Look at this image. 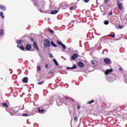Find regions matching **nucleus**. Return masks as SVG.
Wrapping results in <instances>:
<instances>
[{
	"label": "nucleus",
	"mask_w": 127,
	"mask_h": 127,
	"mask_svg": "<svg viewBox=\"0 0 127 127\" xmlns=\"http://www.w3.org/2000/svg\"><path fill=\"white\" fill-rule=\"evenodd\" d=\"M11 116H13V115H12V114H11Z\"/></svg>",
	"instance_id": "nucleus-51"
},
{
	"label": "nucleus",
	"mask_w": 127,
	"mask_h": 127,
	"mask_svg": "<svg viewBox=\"0 0 127 127\" xmlns=\"http://www.w3.org/2000/svg\"><path fill=\"white\" fill-rule=\"evenodd\" d=\"M26 50L29 51L31 49V45L30 44H27L26 46Z\"/></svg>",
	"instance_id": "nucleus-11"
},
{
	"label": "nucleus",
	"mask_w": 127,
	"mask_h": 127,
	"mask_svg": "<svg viewBox=\"0 0 127 127\" xmlns=\"http://www.w3.org/2000/svg\"><path fill=\"white\" fill-rule=\"evenodd\" d=\"M74 121H75V122H77L78 121V118L76 117H74Z\"/></svg>",
	"instance_id": "nucleus-35"
},
{
	"label": "nucleus",
	"mask_w": 127,
	"mask_h": 127,
	"mask_svg": "<svg viewBox=\"0 0 127 127\" xmlns=\"http://www.w3.org/2000/svg\"><path fill=\"white\" fill-rule=\"evenodd\" d=\"M0 9H1V10H6V8H5V7L4 6H3V5H0Z\"/></svg>",
	"instance_id": "nucleus-13"
},
{
	"label": "nucleus",
	"mask_w": 127,
	"mask_h": 127,
	"mask_svg": "<svg viewBox=\"0 0 127 127\" xmlns=\"http://www.w3.org/2000/svg\"><path fill=\"white\" fill-rule=\"evenodd\" d=\"M53 62H54L55 64L57 66H59V64H58V63L57 62V61H56V59H54V60H53Z\"/></svg>",
	"instance_id": "nucleus-17"
},
{
	"label": "nucleus",
	"mask_w": 127,
	"mask_h": 127,
	"mask_svg": "<svg viewBox=\"0 0 127 127\" xmlns=\"http://www.w3.org/2000/svg\"><path fill=\"white\" fill-rule=\"evenodd\" d=\"M108 1H110V0H105L104 1L105 3H108Z\"/></svg>",
	"instance_id": "nucleus-37"
},
{
	"label": "nucleus",
	"mask_w": 127,
	"mask_h": 127,
	"mask_svg": "<svg viewBox=\"0 0 127 127\" xmlns=\"http://www.w3.org/2000/svg\"><path fill=\"white\" fill-rule=\"evenodd\" d=\"M78 65L80 68H83V67H84V64L82 62H79Z\"/></svg>",
	"instance_id": "nucleus-12"
},
{
	"label": "nucleus",
	"mask_w": 127,
	"mask_h": 127,
	"mask_svg": "<svg viewBox=\"0 0 127 127\" xmlns=\"http://www.w3.org/2000/svg\"><path fill=\"white\" fill-rule=\"evenodd\" d=\"M31 41H34V40L33 39V38H31Z\"/></svg>",
	"instance_id": "nucleus-47"
},
{
	"label": "nucleus",
	"mask_w": 127,
	"mask_h": 127,
	"mask_svg": "<svg viewBox=\"0 0 127 127\" xmlns=\"http://www.w3.org/2000/svg\"><path fill=\"white\" fill-rule=\"evenodd\" d=\"M80 108L81 107H80V105H77V110H80Z\"/></svg>",
	"instance_id": "nucleus-40"
},
{
	"label": "nucleus",
	"mask_w": 127,
	"mask_h": 127,
	"mask_svg": "<svg viewBox=\"0 0 127 127\" xmlns=\"http://www.w3.org/2000/svg\"><path fill=\"white\" fill-rule=\"evenodd\" d=\"M1 12H3L2 11H0V16H1Z\"/></svg>",
	"instance_id": "nucleus-46"
},
{
	"label": "nucleus",
	"mask_w": 127,
	"mask_h": 127,
	"mask_svg": "<svg viewBox=\"0 0 127 127\" xmlns=\"http://www.w3.org/2000/svg\"><path fill=\"white\" fill-rule=\"evenodd\" d=\"M38 111L40 114H42L43 112H44V110L43 109H40V108H38Z\"/></svg>",
	"instance_id": "nucleus-19"
},
{
	"label": "nucleus",
	"mask_w": 127,
	"mask_h": 127,
	"mask_svg": "<svg viewBox=\"0 0 127 127\" xmlns=\"http://www.w3.org/2000/svg\"><path fill=\"white\" fill-rule=\"evenodd\" d=\"M44 83V81H42L41 82H38V85H42V84Z\"/></svg>",
	"instance_id": "nucleus-27"
},
{
	"label": "nucleus",
	"mask_w": 127,
	"mask_h": 127,
	"mask_svg": "<svg viewBox=\"0 0 127 127\" xmlns=\"http://www.w3.org/2000/svg\"><path fill=\"white\" fill-rule=\"evenodd\" d=\"M118 27H119V28H120L121 29H122V28H124L123 26L122 25H118Z\"/></svg>",
	"instance_id": "nucleus-28"
},
{
	"label": "nucleus",
	"mask_w": 127,
	"mask_h": 127,
	"mask_svg": "<svg viewBox=\"0 0 127 127\" xmlns=\"http://www.w3.org/2000/svg\"><path fill=\"white\" fill-rule=\"evenodd\" d=\"M51 46V44H50V41L48 39H46L44 41V47L45 48L50 47Z\"/></svg>",
	"instance_id": "nucleus-1"
},
{
	"label": "nucleus",
	"mask_w": 127,
	"mask_h": 127,
	"mask_svg": "<svg viewBox=\"0 0 127 127\" xmlns=\"http://www.w3.org/2000/svg\"><path fill=\"white\" fill-rule=\"evenodd\" d=\"M76 8H77V7L74 6H72V7H71L69 8V9H70V10H75V9H76Z\"/></svg>",
	"instance_id": "nucleus-18"
},
{
	"label": "nucleus",
	"mask_w": 127,
	"mask_h": 127,
	"mask_svg": "<svg viewBox=\"0 0 127 127\" xmlns=\"http://www.w3.org/2000/svg\"><path fill=\"white\" fill-rule=\"evenodd\" d=\"M112 72H113V69H107L105 71V74L106 75H109V74H110V73H112Z\"/></svg>",
	"instance_id": "nucleus-7"
},
{
	"label": "nucleus",
	"mask_w": 127,
	"mask_h": 127,
	"mask_svg": "<svg viewBox=\"0 0 127 127\" xmlns=\"http://www.w3.org/2000/svg\"><path fill=\"white\" fill-rule=\"evenodd\" d=\"M78 58V55L77 54H73V55L71 56L72 60H76Z\"/></svg>",
	"instance_id": "nucleus-6"
},
{
	"label": "nucleus",
	"mask_w": 127,
	"mask_h": 127,
	"mask_svg": "<svg viewBox=\"0 0 127 127\" xmlns=\"http://www.w3.org/2000/svg\"><path fill=\"white\" fill-rule=\"evenodd\" d=\"M109 15H113V12L112 11H111L109 13Z\"/></svg>",
	"instance_id": "nucleus-36"
},
{
	"label": "nucleus",
	"mask_w": 127,
	"mask_h": 127,
	"mask_svg": "<svg viewBox=\"0 0 127 127\" xmlns=\"http://www.w3.org/2000/svg\"><path fill=\"white\" fill-rule=\"evenodd\" d=\"M109 82H113V80H111L110 81H109Z\"/></svg>",
	"instance_id": "nucleus-50"
},
{
	"label": "nucleus",
	"mask_w": 127,
	"mask_h": 127,
	"mask_svg": "<svg viewBox=\"0 0 127 127\" xmlns=\"http://www.w3.org/2000/svg\"><path fill=\"white\" fill-rule=\"evenodd\" d=\"M49 55H50V58H53V55H52V54H50Z\"/></svg>",
	"instance_id": "nucleus-38"
},
{
	"label": "nucleus",
	"mask_w": 127,
	"mask_h": 127,
	"mask_svg": "<svg viewBox=\"0 0 127 127\" xmlns=\"http://www.w3.org/2000/svg\"><path fill=\"white\" fill-rule=\"evenodd\" d=\"M49 31L50 32H51V33H52V34H53V33H54V31H53V30H51V29H49Z\"/></svg>",
	"instance_id": "nucleus-30"
},
{
	"label": "nucleus",
	"mask_w": 127,
	"mask_h": 127,
	"mask_svg": "<svg viewBox=\"0 0 127 127\" xmlns=\"http://www.w3.org/2000/svg\"><path fill=\"white\" fill-rule=\"evenodd\" d=\"M17 47H18V48H20V45L18 44V45H17Z\"/></svg>",
	"instance_id": "nucleus-44"
},
{
	"label": "nucleus",
	"mask_w": 127,
	"mask_h": 127,
	"mask_svg": "<svg viewBox=\"0 0 127 127\" xmlns=\"http://www.w3.org/2000/svg\"><path fill=\"white\" fill-rule=\"evenodd\" d=\"M91 63L92 66H96V65H97V61H96L95 60H92L91 61Z\"/></svg>",
	"instance_id": "nucleus-10"
},
{
	"label": "nucleus",
	"mask_w": 127,
	"mask_h": 127,
	"mask_svg": "<svg viewBox=\"0 0 127 127\" xmlns=\"http://www.w3.org/2000/svg\"><path fill=\"white\" fill-rule=\"evenodd\" d=\"M2 106H3L4 107H6L7 108L8 107V105H7V104L5 103H2Z\"/></svg>",
	"instance_id": "nucleus-20"
},
{
	"label": "nucleus",
	"mask_w": 127,
	"mask_h": 127,
	"mask_svg": "<svg viewBox=\"0 0 127 127\" xmlns=\"http://www.w3.org/2000/svg\"><path fill=\"white\" fill-rule=\"evenodd\" d=\"M57 12H58V10H54L51 11V14H56V13H57Z\"/></svg>",
	"instance_id": "nucleus-15"
},
{
	"label": "nucleus",
	"mask_w": 127,
	"mask_h": 127,
	"mask_svg": "<svg viewBox=\"0 0 127 127\" xmlns=\"http://www.w3.org/2000/svg\"><path fill=\"white\" fill-rule=\"evenodd\" d=\"M33 47L34 48H35V49H36L37 51H39V49H38V46H37V43L35 41L33 42Z\"/></svg>",
	"instance_id": "nucleus-5"
},
{
	"label": "nucleus",
	"mask_w": 127,
	"mask_h": 127,
	"mask_svg": "<svg viewBox=\"0 0 127 127\" xmlns=\"http://www.w3.org/2000/svg\"><path fill=\"white\" fill-rule=\"evenodd\" d=\"M76 68H77V66L76 65V64H73V66L71 67H67L66 69L67 70H70L71 69H76Z\"/></svg>",
	"instance_id": "nucleus-8"
},
{
	"label": "nucleus",
	"mask_w": 127,
	"mask_h": 127,
	"mask_svg": "<svg viewBox=\"0 0 127 127\" xmlns=\"http://www.w3.org/2000/svg\"><path fill=\"white\" fill-rule=\"evenodd\" d=\"M20 49L21 50H22L23 51H24V50H25V48H24V47H23V46H20Z\"/></svg>",
	"instance_id": "nucleus-22"
},
{
	"label": "nucleus",
	"mask_w": 127,
	"mask_h": 127,
	"mask_svg": "<svg viewBox=\"0 0 127 127\" xmlns=\"http://www.w3.org/2000/svg\"><path fill=\"white\" fill-rule=\"evenodd\" d=\"M62 47H63L64 50H65L66 49V46H65V45H64V44L62 45Z\"/></svg>",
	"instance_id": "nucleus-24"
},
{
	"label": "nucleus",
	"mask_w": 127,
	"mask_h": 127,
	"mask_svg": "<svg viewBox=\"0 0 127 127\" xmlns=\"http://www.w3.org/2000/svg\"><path fill=\"white\" fill-rule=\"evenodd\" d=\"M104 63H106V64H112V61L109 58L104 59Z\"/></svg>",
	"instance_id": "nucleus-3"
},
{
	"label": "nucleus",
	"mask_w": 127,
	"mask_h": 127,
	"mask_svg": "<svg viewBox=\"0 0 127 127\" xmlns=\"http://www.w3.org/2000/svg\"><path fill=\"white\" fill-rule=\"evenodd\" d=\"M68 6V4L66 2H64L63 3L60 4V7L61 8H63V9H65V8H67Z\"/></svg>",
	"instance_id": "nucleus-2"
},
{
	"label": "nucleus",
	"mask_w": 127,
	"mask_h": 127,
	"mask_svg": "<svg viewBox=\"0 0 127 127\" xmlns=\"http://www.w3.org/2000/svg\"><path fill=\"white\" fill-rule=\"evenodd\" d=\"M1 16L2 18V19H4V16L3 15V12H1Z\"/></svg>",
	"instance_id": "nucleus-32"
},
{
	"label": "nucleus",
	"mask_w": 127,
	"mask_h": 127,
	"mask_svg": "<svg viewBox=\"0 0 127 127\" xmlns=\"http://www.w3.org/2000/svg\"><path fill=\"white\" fill-rule=\"evenodd\" d=\"M39 11L41 12H42V10L41 9H39Z\"/></svg>",
	"instance_id": "nucleus-49"
},
{
	"label": "nucleus",
	"mask_w": 127,
	"mask_h": 127,
	"mask_svg": "<svg viewBox=\"0 0 127 127\" xmlns=\"http://www.w3.org/2000/svg\"><path fill=\"white\" fill-rule=\"evenodd\" d=\"M119 70H120L121 71H124V69L122 67H120Z\"/></svg>",
	"instance_id": "nucleus-43"
},
{
	"label": "nucleus",
	"mask_w": 127,
	"mask_h": 127,
	"mask_svg": "<svg viewBox=\"0 0 127 127\" xmlns=\"http://www.w3.org/2000/svg\"><path fill=\"white\" fill-rule=\"evenodd\" d=\"M21 42H22V40H17V44H21Z\"/></svg>",
	"instance_id": "nucleus-25"
},
{
	"label": "nucleus",
	"mask_w": 127,
	"mask_h": 127,
	"mask_svg": "<svg viewBox=\"0 0 127 127\" xmlns=\"http://www.w3.org/2000/svg\"><path fill=\"white\" fill-rule=\"evenodd\" d=\"M109 23V20H106V21L104 22V24H105V25H108Z\"/></svg>",
	"instance_id": "nucleus-26"
},
{
	"label": "nucleus",
	"mask_w": 127,
	"mask_h": 127,
	"mask_svg": "<svg viewBox=\"0 0 127 127\" xmlns=\"http://www.w3.org/2000/svg\"><path fill=\"white\" fill-rule=\"evenodd\" d=\"M109 36H111V37H115V34H113V35H112V34H110V35H108Z\"/></svg>",
	"instance_id": "nucleus-31"
},
{
	"label": "nucleus",
	"mask_w": 127,
	"mask_h": 127,
	"mask_svg": "<svg viewBox=\"0 0 127 127\" xmlns=\"http://www.w3.org/2000/svg\"><path fill=\"white\" fill-rule=\"evenodd\" d=\"M37 70H38V71H41V67H40L39 66H37Z\"/></svg>",
	"instance_id": "nucleus-33"
},
{
	"label": "nucleus",
	"mask_w": 127,
	"mask_h": 127,
	"mask_svg": "<svg viewBox=\"0 0 127 127\" xmlns=\"http://www.w3.org/2000/svg\"><path fill=\"white\" fill-rule=\"evenodd\" d=\"M34 5H35V6H37V4H36V2L34 1Z\"/></svg>",
	"instance_id": "nucleus-39"
},
{
	"label": "nucleus",
	"mask_w": 127,
	"mask_h": 127,
	"mask_svg": "<svg viewBox=\"0 0 127 127\" xmlns=\"http://www.w3.org/2000/svg\"><path fill=\"white\" fill-rule=\"evenodd\" d=\"M4 34V32H3V30H2L0 32V35L1 36L2 35H3Z\"/></svg>",
	"instance_id": "nucleus-21"
},
{
	"label": "nucleus",
	"mask_w": 127,
	"mask_h": 127,
	"mask_svg": "<svg viewBox=\"0 0 127 127\" xmlns=\"http://www.w3.org/2000/svg\"><path fill=\"white\" fill-rule=\"evenodd\" d=\"M57 104L58 106H61L62 105V104H63V102L61 100L59 99L57 101Z\"/></svg>",
	"instance_id": "nucleus-9"
},
{
	"label": "nucleus",
	"mask_w": 127,
	"mask_h": 127,
	"mask_svg": "<svg viewBox=\"0 0 127 127\" xmlns=\"http://www.w3.org/2000/svg\"><path fill=\"white\" fill-rule=\"evenodd\" d=\"M95 101L94 100H92L90 101H89L87 102V104H93V103H94Z\"/></svg>",
	"instance_id": "nucleus-23"
},
{
	"label": "nucleus",
	"mask_w": 127,
	"mask_h": 127,
	"mask_svg": "<svg viewBox=\"0 0 127 127\" xmlns=\"http://www.w3.org/2000/svg\"><path fill=\"white\" fill-rule=\"evenodd\" d=\"M78 1L80 0H77Z\"/></svg>",
	"instance_id": "nucleus-52"
},
{
	"label": "nucleus",
	"mask_w": 127,
	"mask_h": 127,
	"mask_svg": "<svg viewBox=\"0 0 127 127\" xmlns=\"http://www.w3.org/2000/svg\"><path fill=\"white\" fill-rule=\"evenodd\" d=\"M45 66H46V68H47V69H48V64H46Z\"/></svg>",
	"instance_id": "nucleus-42"
},
{
	"label": "nucleus",
	"mask_w": 127,
	"mask_h": 127,
	"mask_svg": "<svg viewBox=\"0 0 127 127\" xmlns=\"http://www.w3.org/2000/svg\"><path fill=\"white\" fill-rule=\"evenodd\" d=\"M90 1V0H85V2H89Z\"/></svg>",
	"instance_id": "nucleus-41"
},
{
	"label": "nucleus",
	"mask_w": 127,
	"mask_h": 127,
	"mask_svg": "<svg viewBox=\"0 0 127 127\" xmlns=\"http://www.w3.org/2000/svg\"><path fill=\"white\" fill-rule=\"evenodd\" d=\"M49 73H50V74H53V72H52V71H49Z\"/></svg>",
	"instance_id": "nucleus-45"
},
{
	"label": "nucleus",
	"mask_w": 127,
	"mask_h": 127,
	"mask_svg": "<svg viewBox=\"0 0 127 127\" xmlns=\"http://www.w3.org/2000/svg\"><path fill=\"white\" fill-rule=\"evenodd\" d=\"M117 5H118L119 8H120V9H121V10H123V4L122 3V2H121L120 1L118 0L117 1Z\"/></svg>",
	"instance_id": "nucleus-4"
},
{
	"label": "nucleus",
	"mask_w": 127,
	"mask_h": 127,
	"mask_svg": "<svg viewBox=\"0 0 127 127\" xmlns=\"http://www.w3.org/2000/svg\"><path fill=\"white\" fill-rule=\"evenodd\" d=\"M58 44H59V45H60V46H62V45L63 44V43H62V42L61 41H58Z\"/></svg>",
	"instance_id": "nucleus-29"
},
{
	"label": "nucleus",
	"mask_w": 127,
	"mask_h": 127,
	"mask_svg": "<svg viewBox=\"0 0 127 127\" xmlns=\"http://www.w3.org/2000/svg\"><path fill=\"white\" fill-rule=\"evenodd\" d=\"M23 117H28V115H27V114H23L22 115Z\"/></svg>",
	"instance_id": "nucleus-34"
},
{
	"label": "nucleus",
	"mask_w": 127,
	"mask_h": 127,
	"mask_svg": "<svg viewBox=\"0 0 127 127\" xmlns=\"http://www.w3.org/2000/svg\"><path fill=\"white\" fill-rule=\"evenodd\" d=\"M51 44L52 46H53L54 47H57V45H56V44H55L54 43V42L53 41H51Z\"/></svg>",
	"instance_id": "nucleus-16"
},
{
	"label": "nucleus",
	"mask_w": 127,
	"mask_h": 127,
	"mask_svg": "<svg viewBox=\"0 0 127 127\" xmlns=\"http://www.w3.org/2000/svg\"><path fill=\"white\" fill-rule=\"evenodd\" d=\"M64 98L65 99H66V100L68 99V98H67L66 96H64Z\"/></svg>",
	"instance_id": "nucleus-48"
},
{
	"label": "nucleus",
	"mask_w": 127,
	"mask_h": 127,
	"mask_svg": "<svg viewBox=\"0 0 127 127\" xmlns=\"http://www.w3.org/2000/svg\"><path fill=\"white\" fill-rule=\"evenodd\" d=\"M22 81L24 82V83H27L28 82V78L26 77H24Z\"/></svg>",
	"instance_id": "nucleus-14"
}]
</instances>
